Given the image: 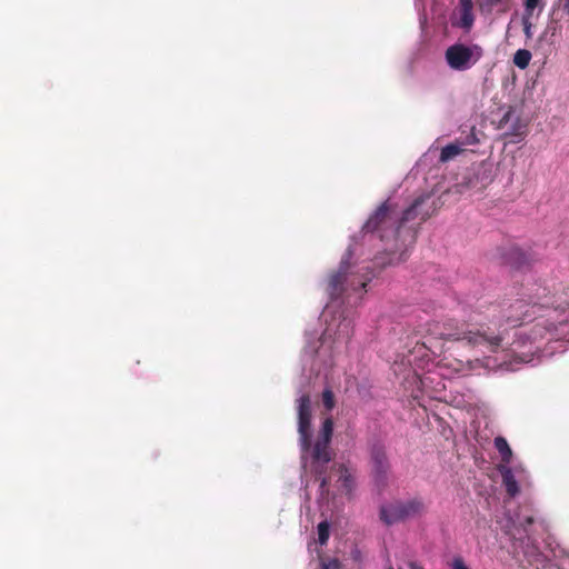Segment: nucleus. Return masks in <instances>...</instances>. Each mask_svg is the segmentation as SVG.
I'll return each instance as SVG.
<instances>
[{
  "label": "nucleus",
  "instance_id": "1",
  "mask_svg": "<svg viewBox=\"0 0 569 569\" xmlns=\"http://www.w3.org/2000/svg\"><path fill=\"white\" fill-rule=\"evenodd\" d=\"M437 209L433 192H421L406 204L387 199L368 218L359 233L351 237L340 264L326 282L329 301L320 321L325 326L319 338L307 335L303 362L333 368L353 332L351 309L361 303L375 268L398 264L408 258L416 241V220L428 219Z\"/></svg>",
  "mask_w": 569,
  "mask_h": 569
},
{
  "label": "nucleus",
  "instance_id": "2",
  "mask_svg": "<svg viewBox=\"0 0 569 569\" xmlns=\"http://www.w3.org/2000/svg\"><path fill=\"white\" fill-rule=\"evenodd\" d=\"M296 402L306 499H310V487L316 485L319 502L329 501L333 479L337 496H350L356 486L353 472L345 465H330L333 456L330 447L332 419L325 418L318 432L313 433V407L309 395H300Z\"/></svg>",
  "mask_w": 569,
  "mask_h": 569
},
{
  "label": "nucleus",
  "instance_id": "3",
  "mask_svg": "<svg viewBox=\"0 0 569 569\" xmlns=\"http://www.w3.org/2000/svg\"><path fill=\"white\" fill-rule=\"evenodd\" d=\"M500 529L511 541L513 557L519 559L521 556L529 565L545 566L546 557L537 545L533 532L538 523L532 511L527 508H508L498 519Z\"/></svg>",
  "mask_w": 569,
  "mask_h": 569
},
{
  "label": "nucleus",
  "instance_id": "4",
  "mask_svg": "<svg viewBox=\"0 0 569 569\" xmlns=\"http://www.w3.org/2000/svg\"><path fill=\"white\" fill-rule=\"evenodd\" d=\"M483 57V49L475 42L457 41L443 54L446 64L452 71L465 72L472 69Z\"/></svg>",
  "mask_w": 569,
  "mask_h": 569
},
{
  "label": "nucleus",
  "instance_id": "5",
  "mask_svg": "<svg viewBox=\"0 0 569 569\" xmlns=\"http://www.w3.org/2000/svg\"><path fill=\"white\" fill-rule=\"evenodd\" d=\"M491 181L490 168L487 164L480 163L467 169L462 173L461 179L447 193L469 198L481 192Z\"/></svg>",
  "mask_w": 569,
  "mask_h": 569
},
{
  "label": "nucleus",
  "instance_id": "6",
  "mask_svg": "<svg viewBox=\"0 0 569 569\" xmlns=\"http://www.w3.org/2000/svg\"><path fill=\"white\" fill-rule=\"evenodd\" d=\"M426 503L420 497L396 500L381 506L380 519L387 525H393L421 516Z\"/></svg>",
  "mask_w": 569,
  "mask_h": 569
},
{
  "label": "nucleus",
  "instance_id": "7",
  "mask_svg": "<svg viewBox=\"0 0 569 569\" xmlns=\"http://www.w3.org/2000/svg\"><path fill=\"white\" fill-rule=\"evenodd\" d=\"M497 470L502 479V485L510 498L520 493V486L529 483L530 473L522 462L512 465H498Z\"/></svg>",
  "mask_w": 569,
  "mask_h": 569
},
{
  "label": "nucleus",
  "instance_id": "8",
  "mask_svg": "<svg viewBox=\"0 0 569 569\" xmlns=\"http://www.w3.org/2000/svg\"><path fill=\"white\" fill-rule=\"evenodd\" d=\"M475 20L472 0H458V4L450 17L451 26L469 33L475 24Z\"/></svg>",
  "mask_w": 569,
  "mask_h": 569
},
{
  "label": "nucleus",
  "instance_id": "9",
  "mask_svg": "<svg viewBox=\"0 0 569 569\" xmlns=\"http://www.w3.org/2000/svg\"><path fill=\"white\" fill-rule=\"evenodd\" d=\"M372 473L377 485L385 486L390 470L386 448L381 443H375L370 450Z\"/></svg>",
  "mask_w": 569,
  "mask_h": 569
},
{
  "label": "nucleus",
  "instance_id": "10",
  "mask_svg": "<svg viewBox=\"0 0 569 569\" xmlns=\"http://www.w3.org/2000/svg\"><path fill=\"white\" fill-rule=\"evenodd\" d=\"M332 368L325 369L323 367H320L319 371V365L315 367L313 370H311V362H303V371L309 370L310 373H316L317 376L323 373L326 379V387L322 392V405L327 411H331L335 408L336 401H335V392L333 389H340L341 383H336L333 371L330 372Z\"/></svg>",
  "mask_w": 569,
  "mask_h": 569
},
{
  "label": "nucleus",
  "instance_id": "11",
  "mask_svg": "<svg viewBox=\"0 0 569 569\" xmlns=\"http://www.w3.org/2000/svg\"><path fill=\"white\" fill-rule=\"evenodd\" d=\"M493 446L499 453L500 462L498 465H512L517 462L513 459V452L505 437L498 436L493 440Z\"/></svg>",
  "mask_w": 569,
  "mask_h": 569
},
{
  "label": "nucleus",
  "instance_id": "12",
  "mask_svg": "<svg viewBox=\"0 0 569 569\" xmlns=\"http://www.w3.org/2000/svg\"><path fill=\"white\" fill-rule=\"evenodd\" d=\"M462 152H465V151L461 148V143L459 144L458 141L455 140L453 142L448 143L447 146H445L440 149L439 160H440V162L445 163V162L456 159Z\"/></svg>",
  "mask_w": 569,
  "mask_h": 569
},
{
  "label": "nucleus",
  "instance_id": "13",
  "mask_svg": "<svg viewBox=\"0 0 569 569\" xmlns=\"http://www.w3.org/2000/svg\"><path fill=\"white\" fill-rule=\"evenodd\" d=\"M456 140L459 144L461 143L463 151L472 150L471 148L477 146L480 141L475 128H471L468 132L462 131Z\"/></svg>",
  "mask_w": 569,
  "mask_h": 569
},
{
  "label": "nucleus",
  "instance_id": "14",
  "mask_svg": "<svg viewBox=\"0 0 569 569\" xmlns=\"http://www.w3.org/2000/svg\"><path fill=\"white\" fill-rule=\"evenodd\" d=\"M525 132L526 126L519 120H517L516 123H513L510 129L505 130V136L511 138L510 142H518L523 138Z\"/></svg>",
  "mask_w": 569,
  "mask_h": 569
},
{
  "label": "nucleus",
  "instance_id": "15",
  "mask_svg": "<svg viewBox=\"0 0 569 569\" xmlns=\"http://www.w3.org/2000/svg\"><path fill=\"white\" fill-rule=\"evenodd\" d=\"M531 60V53L526 49H519L513 56V63L520 68L526 69Z\"/></svg>",
  "mask_w": 569,
  "mask_h": 569
},
{
  "label": "nucleus",
  "instance_id": "16",
  "mask_svg": "<svg viewBox=\"0 0 569 569\" xmlns=\"http://www.w3.org/2000/svg\"><path fill=\"white\" fill-rule=\"evenodd\" d=\"M318 540L321 546L326 545L329 539V525L327 521H321L318 525Z\"/></svg>",
  "mask_w": 569,
  "mask_h": 569
},
{
  "label": "nucleus",
  "instance_id": "17",
  "mask_svg": "<svg viewBox=\"0 0 569 569\" xmlns=\"http://www.w3.org/2000/svg\"><path fill=\"white\" fill-rule=\"evenodd\" d=\"M540 0H525V14L532 16L535 9L538 7Z\"/></svg>",
  "mask_w": 569,
  "mask_h": 569
},
{
  "label": "nucleus",
  "instance_id": "18",
  "mask_svg": "<svg viewBox=\"0 0 569 569\" xmlns=\"http://www.w3.org/2000/svg\"><path fill=\"white\" fill-rule=\"evenodd\" d=\"M321 569H340V562L337 559H330L328 561H321Z\"/></svg>",
  "mask_w": 569,
  "mask_h": 569
},
{
  "label": "nucleus",
  "instance_id": "19",
  "mask_svg": "<svg viewBox=\"0 0 569 569\" xmlns=\"http://www.w3.org/2000/svg\"><path fill=\"white\" fill-rule=\"evenodd\" d=\"M531 16L523 14L522 17V24H523V31L527 38H530L532 36L531 33V22H530Z\"/></svg>",
  "mask_w": 569,
  "mask_h": 569
},
{
  "label": "nucleus",
  "instance_id": "20",
  "mask_svg": "<svg viewBox=\"0 0 569 569\" xmlns=\"http://www.w3.org/2000/svg\"><path fill=\"white\" fill-rule=\"evenodd\" d=\"M451 569H469L462 558L457 557L452 560L450 565Z\"/></svg>",
  "mask_w": 569,
  "mask_h": 569
},
{
  "label": "nucleus",
  "instance_id": "21",
  "mask_svg": "<svg viewBox=\"0 0 569 569\" xmlns=\"http://www.w3.org/2000/svg\"><path fill=\"white\" fill-rule=\"evenodd\" d=\"M352 385H353V378L351 376H345V386H343V390L345 392H349L352 388Z\"/></svg>",
  "mask_w": 569,
  "mask_h": 569
},
{
  "label": "nucleus",
  "instance_id": "22",
  "mask_svg": "<svg viewBox=\"0 0 569 569\" xmlns=\"http://www.w3.org/2000/svg\"><path fill=\"white\" fill-rule=\"evenodd\" d=\"M408 568L409 569H425L422 566H420L419 563H417L415 561L409 562Z\"/></svg>",
  "mask_w": 569,
  "mask_h": 569
},
{
  "label": "nucleus",
  "instance_id": "23",
  "mask_svg": "<svg viewBox=\"0 0 569 569\" xmlns=\"http://www.w3.org/2000/svg\"><path fill=\"white\" fill-rule=\"evenodd\" d=\"M511 113L510 112H507L503 117V119L501 120V124L505 122V123H508L510 120H511Z\"/></svg>",
  "mask_w": 569,
  "mask_h": 569
},
{
  "label": "nucleus",
  "instance_id": "24",
  "mask_svg": "<svg viewBox=\"0 0 569 569\" xmlns=\"http://www.w3.org/2000/svg\"><path fill=\"white\" fill-rule=\"evenodd\" d=\"M565 10L569 13V0H567L565 3Z\"/></svg>",
  "mask_w": 569,
  "mask_h": 569
},
{
  "label": "nucleus",
  "instance_id": "25",
  "mask_svg": "<svg viewBox=\"0 0 569 569\" xmlns=\"http://www.w3.org/2000/svg\"><path fill=\"white\" fill-rule=\"evenodd\" d=\"M436 150H437V148H436L435 146H432V147L429 149V152H433V151H436Z\"/></svg>",
  "mask_w": 569,
  "mask_h": 569
},
{
  "label": "nucleus",
  "instance_id": "26",
  "mask_svg": "<svg viewBox=\"0 0 569 569\" xmlns=\"http://www.w3.org/2000/svg\"><path fill=\"white\" fill-rule=\"evenodd\" d=\"M493 2H499L500 0H492Z\"/></svg>",
  "mask_w": 569,
  "mask_h": 569
}]
</instances>
